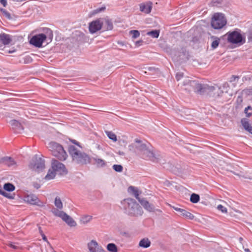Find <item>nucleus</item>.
Here are the masks:
<instances>
[{"mask_svg": "<svg viewBox=\"0 0 252 252\" xmlns=\"http://www.w3.org/2000/svg\"><path fill=\"white\" fill-rule=\"evenodd\" d=\"M135 141L138 145H129L128 149L130 151L134 152L139 158L143 159L153 162H158L159 160L160 156L156 154L151 145L142 143L138 139H135Z\"/></svg>", "mask_w": 252, "mask_h": 252, "instance_id": "obj_1", "label": "nucleus"}, {"mask_svg": "<svg viewBox=\"0 0 252 252\" xmlns=\"http://www.w3.org/2000/svg\"><path fill=\"white\" fill-rule=\"evenodd\" d=\"M68 150L73 161L76 163L85 165L91 162V158L90 157L85 153L77 149L74 146H69Z\"/></svg>", "mask_w": 252, "mask_h": 252, "instance_id": "obj_2", "label": "nucleus"}, {"mask_svg": "<svg viewBox=\"0 0 252 252\" xmlns=\"http://www.w3.org/2000/svg\"><path fill=\"white\" fill-rule=\"evenodd\" d=\"M123 203L128 215L137 217L143 214V211L141 206L134 199H125L123 200Z\"/></svg>", "mask_w": 252, "mask_h": 252, "instance_id": "obj_3", "label": "nucleus"}, {"mask_svg": "<svg viewBox=\"0 0 252 252\" xmlns=\"http://www.w3.org/2000/svg\"><path fill=\"white\" fill-rule=\"evenodd\" d=\"M48 148L52 155L59 160L64 161L67 159L68 155L61 144L52 141L48 144Z\"/></svg>", "mask_w": 252, "mask_h": 252, "instance_id": "obj_4", "label": "nucleus"}, {"mask_svg": "<svg viewBox=\"0 0 252 252\" xmlns=\"http://www.w3.org/2000/svg\"><path fill=\"white\" fill-rule=\"evenodd\" d=\"M226 20L223 14L215 13L211 19V26L214 29H220L226 24Z\"/></svg>", "mask_w": 252, "mask_h": 252, "instance_id": "obj_5", "label": "nucleus"}, {"mask_svg": "<svg viewBox=\"0 0 252 252\" xmlns=\"http://www.w3.org/2000/svg\"><path fill=\"white\" fill-rule=\"evenodd\" d=\"M29 167L32 171L39 173L45 168V161L41 158L35 157L32 158Z\"/></svg>", "mask_w": 252, "mask_h": 252, "instance_id": "obj_6", "label": "nucleus"}, {"mask_svg": "<svg viewBox=\"0 0 252 252\" xmlns=\"http://www.w3.org/2000/svg\"><path fill=\"white\" fill-rule=\"evenodd\" d=\"M52 212L56 216L61 218L70 226L74 227L77 225L76 222L73 219L65 212L58 209H54Z\"/></svg>", "mask_w": 252, "mask_h": 252, "instance_id": "obj_7", "label": "nucleus"}, {"mask_svg": "<svg viewBox=\"0 0 252 252\" xmlns=\"http://www.w3.org/2000/svg\"><path fill=\"white\" fill-rule=\"evenodd\" d=\"M51 164V169L56 173H58L61 175L67 173V170L64 165L58 160L55 158L52 159Z\"/></svg>", "mask_w": 252, "mask_h": 252, "instance_id": "obj_8", "label": "nucleus"}, {"mask_svg": "<svg viewBox=\"0 0 252 252\" xmlns=\"http://www.w3.org/2000/svg\"><path fill=\"white\" fill-rule=\"evenodd\" d=\"M46 38L47 36L45 34L40 33L32 36L30 41V43L36 47L40 48Z\"/></svg>", "mask_w": 252, "mask_h": 252, "instance_id": "obj_9", "label": "nucleus"}, {"mask_svg": "<svg viewBox=\"0 0 252 252\" xmlns=\"http://www.w3.org/2000/svg\"><path fill=\"white\" fill-rule=\"evenodd\" d=\"M103 27V21L101 18L93 21L89 24V29L91 33H94L100 30Z\"/></svg>", "mask_w": 252, "mask_h": 252, "instance_id": "obj_10", "label": "nucleus"}, {"mask_svg": "<svg viewBox=\"0 0 252 252\" xmlns=\"http://www.w3.org/2000/svg\"><path fill=\"white\" fill-rule=\"evenodd\" d=\"M25 201L31 205H36L39 207H43L45 204L34 194H29L25 196Z\"/></svg>", "mask_w": 252, "mask_h": 252, "instance_id": "obj_11", "label": "nucleus"}, {"mask_svg": "<svg viewBox=\"0 0 252 252\" xmlns=\"http://www.w3.org/2000/svg\"><path fill=\"white\" fill-rule=\"evenodd\" d=\"M228 40L232 43H238L242 41V36L238 32H233L228 34Z\"/></svg>", "mask_w": 252, "mask_h": 252, "instance_id": "obj_12", "label": "nucleus"}, {"mask_svg": "<svg viewBox=\"0 0 252 252\" xmlns=\"http://www.w3.org/2000/svg\"><path fill=\"white\" fill-rule=\"evenodd\" d=\"M88 248L90 252H104L101 246L95 240H92L88 244Z\"/></svg>", "mask_w": 252, "mask_h": 252, "instance_id": "obj_13", "label": "nucleus"}, {"mask_svg": "<svg viewBox=\"0 0 252 252\" xmlns=\"http://www.w3.org/2000/svg\"><path fill=\"white\" fill-rule=\"evenodd\" d=\"M207 91L213 96H220L223 93V92L221 90L220 87L217 85L208 87L207 88Z\"/></svg>", "mask_w": 252, "mask_h": 252, "instance_id": "obj_14", "label": "nucleus"}, {"mask_svg": "<svg viewBox=\"0 0 252 252\" xmlns=\"http://www.w3.org/2000/svg\"><path fill=\"white\" fill-rule=\"evenodd\" d=\"M173 208L175 210L179 212L181 216L186 219L192 220L194 218L193 215L191 214L190 212H188L186 210L175 207H173Z\"/></svg>", "mask_w": 252, "mask_h": 252, "instance_id": "obj_15", "label": "nucleus"}, {"mask_svg": "<svg viewBox=\"0 0 252 252\" xmlns=\"http://www.w3.org/2000/svg\"><path fill=\"white\" fill-rule=\"evenodd\" d=\"M152 4L150 2L142 3L139 5L140 10L141 12L145 14H149L151 11L152 8Z\"/></svg>", "mask_w": 252, "mask_h": 252, "instance_id": "obj_16", "label": "nucleus"}, {"mask_svg": "<svg viewBox=\"0 0 252 252\" xmlns=\"http://www.w3.org/2000/svg\"><path fill=\"white\" fill-rule=\"evenodd\" d=\"M103 21V27L104 30H112L113 28V23L111 20L108 18H101Z\"/></svg>", "mask_w": 252, "mask_h": 252, "instance_id": "obj_17", "label": "nucleus"}, {"mask_svg": "<svg viewBox=\"0 0 252 252\" xmlns=\"http://www.w3.org/2000/svg\"><path fill=\"white\" fill-rule=\"evenodd\" d=\"M241 124L245 129L252 134V125L250 123L249 120L246 118L242 119Z\"/></svg>", "mask_w": 252, "mask_h": 252, "instance_id": "obj_18", "label": "nucleus"}, {"mask_svg": "<svg viewBox=\"0 0 252 252\" xmlns=\"http://www.w3.org/2000/svg\"><path fill=\"white\" fill-rule=\"evenodd\" d=\"M139 202L147 211L149 212L154 211V206L152 204H150L148 201L143 199L142 200H139Z\"/></svg>", "mask_w": 252, "mask_h": 252, "instance_id": "obj_19", "label": "nucleus"}, {"mask_svg": "<svg viewBox=\"0 0 252 252\" xmlns=\"http://www.w3.org/2000/svg\"><path fill=\"white\" fill-rule=\"evenodd\" d=\"M0 162L8 166H12L15 163L14 160L11 158L8 157L1 158Z\"/></svg>", "mask_w": 252, "mask_h": 252, "instance_id": "obj_20", "label": "nucleus"}, {"mask_svg": "<svg viewBox=\"0 0 252 252\" xmlns=\"http://www.w3.org/2000/svg\"><path fill=\"white\" fill-rule=\"evenodd\" d=\"M0 40L3 44L7 45L10 43L11 39L9 35L2 33L0 34Z\"/></svg>", "mask_w": 252, "mask_h": 252, "instance_id": "obj_21", "label": "nucleus"}, {"mask_svg": "<svg viewBox=\"0 0 252 252\" xmlns=\"http://www.w3.org/2000/svg\"><path fill=\"white\" fill-rule=\"evenodd\" d=\"M139 245L141 247L147 248L150 246L151 242L148 238H144L139 242Z\"/></svg>", "mask_w": 252, "mask_h": 252, "instance_id": "obj_22", "label": "nucleus"}, {"mask_svg": "<svg viewBox=\"0 0 252 252\" xmlns=\"http://www.w3.org/2000/svg\"><path fill=\"white\" fill-rule=\"evenodd\" d=\"M56 173L52 169L48 170L47 174L45 176L44 179L46 181H49L53 179L56 176Z\"/></svg>", "mask_w": 252, "mask_h": 252, "instance_id": "obj_23", "label": "nucleus"}, {"mask_svg": "<svg viewBox=\"0 0 252 252\" xmlns=\"http://www.w3.org/2000/svg\"><path fill=\"white\" fill-rule=\"evenodd\" d=\"M105 133L107 136L109 137V138L112 140L113 142H116L117 141V138L116 135L110 131H106Z\"/></svg>", "mask_w": 252, "mask_h": 252, "instance_id": "obj_24", "label": "nucleus"}, {"mask_svg": "<svg viewBox=\"0 0 252 252\" xmlns=\"http://www.w3.org/2000/svg\"><path fill=\"white\" fill-rule=\"evenodd\" d=\"M92 219V216L89 215H85L81 218L80 221L83 224H86L90 222Z\"/></svg>", "mask_w": 252, "mask_h": 252, "instance_id": "obj_25", "label": "nucleus"}, {"mask_svg": "<svg viewBox=\"0 0 252 252\" xmlns=\"http://www.w3.org/2000/svg\"><path fill=\"white\" fill-rule=\"evenodd\" d=\"M211 38L214 39L212 42L211 47L213 49H215L218 46L220 42V38L214 36H212Z\"/></svg>", "mask_w": 252, "mask_h": 252, "instance_id": "obj_26", "label": "nucleus"}, {"mask_svg": "<svg viewBox=\"0 0 252 252\" xmlns=\"http://www.w3.org/2000/svg\"><path fill=\"white\" fill-rule=\"evenodd\" d=\"M55 205L58 209H62L63 208V203L61 201V198L59 197H56L55 198Z\"/></svg>", "mask_w": 252, "mask_h": 252, "instance_id": "obj_27", "label": "nucleus"}, {"mask_svg": "<svg viewBox=\"0 0 252 252\" xmlns=\"http://www.w3.org/2000/svg\"><path fill=\"white\" fill-rule=\"evenodd\" d=\"M148 35L151 36L153 38H158L159 36V30H153L147 33Z\"/></svg>", "mask_w": 252, "mask_h": 252, "instance_id": "obj_28", "label": "nucleus"}, {"mask_svg": "<svg viewBox=\"0 0 252 252\" xmlns=\"http://www.w3.org/2000/svg\"><path fill=\"white\" fill-rule=\"evenodd\" d=\"M200 197L199 195L192 193L190 198V201L193 203H196L199 201Z\"/></svg>", "mask_w": 252, "mask_h": 252, "instance_id": "obj_29", "label": "nucleus"}, {"mask_svg": "<svg viewBox=\"0 0 252 252\" xmlns=\"http://www.w3.org/2000/svg\"><path fill=\"white\" fill-rule=\"evenodd\" d=\"M94 160L95 163L98 166L103 167L106 165L105 161L101 158H95Z\"/></svg>", "mask_w": 252, "mask_h": 252, "instance_id": "obj_30", "label": "nucleus"}, {"mask_svg": "<svg viewBox=\"0 0 252 252\" xmlns=\"http://www.w3.org/2000/svg\"><path fill=\"white\" fill-rule=\"evenodd\" d=\"M107 250L111 252H117V248L113 243H110L107 246Z\"/></svg>", "mask_w": 252, "mask_h": 252, "instance_id": "obj_31", "label": "nucleus"}, {"mask_svg": "<svg viewBox=\"0 0 252 252\" xmlns=\"http://www.w3.org/2000/svg\"><path fill=\"white\" fill-rule=\"evenodd\" d=\"M3 188L5 190L9 191H12L15 189V187L14 185L10 183L5 184Z\"/></svg>", "mask_w": 252, "mask_h": 252, "instance_id": "obj_32", "label": "nucleus"}, {"mask_svg": "<svg viewBox=\"0 0 252 252\" xmlns=\"http://www.w3.org/2000/svg\"><path fill=\"white\" fill-rule=\"evenodd\" d=\"M244 113L246 114V117L249 118L251 117L252 116V107L249 106L245 108Z\"/></svg>", "mask_w": 252, "mask_h": 252, "instance_id": "obj_33", "label": "nucleus"}, {"mask_svg": "<svg viewBox=\"0 0 252 252\" xmlns=\"http://www.w3.org/2000/svg\"><path fill=\"white\" fill-rule=\"evenodd\" d=\"M129 189H130L132 191L135 198L139 201V200H142L143 199H140L139 197V191H138V190H137L136 189H135L134 187H130L129 188Z\"/></svg>", "mask_w": 252, "mask_h": 252, "instance_id": "obj_34", "label": "nucleus"}, {"mask_svg": "<svg viewBox=\"0 0 252 252\" xmlns=\"http://www.w3.org/2000/svg\"><path fill=\"white\" fill-rule=\"evenodd\" d=\"M130 34L132 35L133 38H136L140 36V32L137 30H131L129 32Z\"/></svg>", "mask_w": 252, "mask_h": 252, "instance_id": "obj_35", "label": "nucleus"}, {"mask_svg": "<svg viewBox=\"0 0 252 252\" xmlns=\"http://www.w3.org/2000/svg\"><path fill=\"white\" fill-rule=\"evenodd\" d=\"M113 169L116 172H121L123 170V167L121 165L114 164Z\"/></svg>", "mask_w": 252, "mask_h": 252, "instance_id": "obj_36", "label": "nucleus"}, {"mask_svg": "<svg viewBox=\"0 0 252 252\" xmlns=\"http://www.w3.org/2000/svg\"><path fill=\"white\" fill-rule=\"evenodd\" d=\"M0 193L2 194L4 196L9 199H13L14 198V195H11L8 193L2 191H0Z\"/></svg>", "mask_w": 252, "mask_h": 252, "instance_id": "obj_37", "label": "nucleus"}, {"mask_svg": "<svg viewBox=\"0 0 252 252\" xmlns=\"http://www.w3.org/2000/svg\"><path fill=\"white\" fill-rule=\"evenodd\" d=\"M217 209L223 213H226L227 211L226 208L220 204L218 205Z\"/></svg>", "mask_w": 252, "mask_h": 252, "instance_id": "obj_38", "label": "nucleus"}, {"mask_svg": "<svg viewBox=\"0 0 252 252\" xmlns=\"http://www.w3.org/2000/svg\"><path fill=\"white\" fill-rule=\"evenodd\" d=\"M1 12L3 16L5 17L7 19H10L11 18L10 14L7 11L5 10H2Z\"/></svg>", "mask_w": 252, "mask_h": 252, "instance_id": "obj_39", "label": "nucleus"}, {"mask_svg": "<svg viewBox=\"0 0 252 252\" xmlns=\"http://www.w3.org/2000/svg\"><path fill=\"white\" fill-rule=\"evenodd\" d=\"M105 9V7H102L101 8H97L94 10V13L96 14L99 12H100L101 11H102Z\"/></svg>", "mask_w": 252, "mask_h": 252, "instance_id": "obj_40", "label": "nucleus"}, {"mask_svg": "<svg viewBox=\"0 0 252 252\" xmlns=\"http://www.w3.org/2000/svg\"><path fill=\"white\" fill-rule=\"evenodd\" d=\"M238 80H239V77L238 76L233 75L230 78V82H233V81H235L236 80L237 81H238Z\"/></svg>", "mask_w": 252, "mask_h": 252, "instance_id": "obj_41", "label": "nucleus"}, {"mask_svg": "<svg viewBox=\"0 0 252 252\" xmlns=\"http://www.w3.org/2000/svg\"><path fill=\"white\" fill-rule=\"evenodd\" d=\"M0 2L3 5V6H6L7 4L6 0H0Z\"/></svg>", "mask_w": 252, "mask_h": 252, "instance_id": "obj_42", "label": "nucleus"}, {"mask_svg": "<svg viewBox=\"0 0 252 252\" xmlns=\"http://www.w3.org/2000/svg\"><path fill=\"white\" fill-rule=\"evenodd\" d=\"M182 76H183L182 74H177L176 75V78L177 80L178 81L182 77Z\"/></svg>", "mask_w": 252, "mask_h": 252, "instance_id": "obj_43", "label": "nucleus"}, {"mask_svg": "<svg viewBox=\"0 0 252 252\" xmlns=\"http://www.w3.org/2000/svg\"><path fill=\"white\" fill-rule=\"evenodd\" d=\"M8 246L10 247H11V248H13L14 249H17V246H16L15 245H13V244H12L11 243L9 244Z\"/></svg>", "mask_w": 252, "mask_h": 252, "instance_id": "obj_44", "label": "nucleus"}, {"mask_svg": "<svg viewBox=\"0 0 252 252\" xmlns=\"http://www.w3.org/2000/svg\"><path fill=\"white\" fill-rule=\"evenodd\" d=\"M42 237V239L43 240L45 241V242H48V240H47V237H46V236L45 235V234H43L42 235H41Z\"/></svg>", "mask_w": 252, "mask_h": 252, "instance_id": "obj_45", "label": "nucleus"}, {"mask_svg": "<svg viewBox=\"0 0 252 252\" xmlns=\"http://www.w3.org/2000/svg\"><path fill=\"white\" fill-rule=\"evenodd\" d=\"M39 233H40L41 235H42L43 234H44L43 233V232L41 228L40 227H39Z\"/></svg>", "mask_w": 252, "mask_h": 252, "instance_id": "obj_46", "label": "nucleus"}, {"mask_svg": "<svg viewBox=\"0 0 252 252\" xmlns=\"http://www.w3.org/2000/svg\"><path fill=\"white\" fill-rule=\"evenodd\" d=\"M34 186L36 189H39L40 188V185L38 184H34Z\"/></svg>", "mask_w": 252, "mask_h": 252, "instance_id": "obj_47", "label": "nucleus"}, {"mask_svg": "<svg viewBox=\"0 0 252 252\" xmlns=\"http://www.w3.org/2000/svg\"><path fill=\"white\" fill-rule=\"evenodd\" d=\"M71 142H72L73 143H74V144H76V145H79V143H78V142H77L76 140H72V141H71Z\"/></svg>", "mask_w": 252, "mask_h": 252, "instance_id": "obj_48", "label": "nucleus"}, {"mask_svg": "<svg viewBox=\"0 0 252 252\" xmlns=\"http://www.w3.org/2000/svg\"><path fill=\"white\" fill-rule=\"evenodd\" d=\"M189 83L190 85H191V86L193 85L194 84H196V83L194 81H189Z\"/></svg>", "mask_w": 252, "mask_h": 252, "instance_id": "obj_49", "label": "nucleus"}, {"mask_svg": "<svg viewBox=\"0 0 252 252\" xmlns=\"http://www.w3.org/2000/svg\"><path fill=\"white\" fill-rule=\"evenodd\" d=\"M239 242L241 243H242V242L243 241V238L242 237H240L239 239Z\"/></svg>", "mask_w": 252, "mask_h": 252, "instance_id": "obj_50", "label": "nucleus"}, {"mask_svg": "<svg viewBox=\"0 0 252 252\" xmlns=\"http://www.w3.org/2000/svg\"><path fill=\"white\" fill-rule=\"evenodd\" d=\"M244 251L246 252H251L250 251V250L249 249H244Z\"/></svg>", "mask_w": 252, "mask_h": 252, "instance_id": "obj_51", "label": "nucleus"}, {"mask_svg": "<svg viewBox=\"0 0 252 252\" xmlns=\"http://www.w3.org/2000/svg\"><path fill=\"white\" fill-rule=\"evenodd\" d=\"M148 70L149 71H152L153 69V68L149 67L147 68Z\"/></svg>", "mask_w": 252, "mask_h": 252, "instance_id": "obj_52", "label": "nucleus"}, {"mask_svg": "<svg viewBox=\"0 0 252 252\" xmlns=\"http://www.w3.org/2000/svg\"><path fill=\"white\" fill-rule=\"evenodd\" d=\"M14 0L16 2H22V1H24V0Z\"/></svg>", "mask_w": 252, "mask_h": 252, "instance_id": "obj_53", "label": "nucleus"}, {"mask_svg": "<svg viewBox=\"0 0 252 252\" xmlns=\"http://www.w3.org/2000/svg\"><path fill=\"white\" fill-rule=\"evenodd\" d=\"M12 123H17V121H15V120H13V121H12Z\"/></svg>", "mask_w": 252, "mask_h": 252, "instance_id": "obj_54", "label": "nucleus"}]
</instances>
